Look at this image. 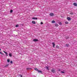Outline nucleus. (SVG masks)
<instances>
[{
  "label": "nucleus",
  "mask_w": 77,
  "mask_h": 77,
  "mask_svg": "<svg viewBox=\"0 0 77 77\" xmlns=\"http://www.w3.org/2000/svg\"><path fill=\"white\" fill-rule=\"evenodd\" d=\"M61 71V70H60V69H59L58 70V71Z\"/></svg>",
  "instance_id": "c85d7f7f"
},
{
  "label": "nucleus",
  "mask_w": 77,
  "mask_h": 77,
  "mask_svg": "<svg viewBox=\"0 0 77 77\" xmlns=\"http://www.w3.org/2000/svg\"><path fill=\"white\" fill-rule=\"evenodd\" d=\"M73 5L74 6H77V3L75 2L73 3Z\"/></svg>",
  "instance_id": "39448f33"
},
{
  "label": "nucleus",
  "mask_w": 77,
  "mask_h": 77,
  "mask_svg": "<svg viewBox=\"0 0 77 77\" xmlns=\"http://www.w3.org/2000/svg\"><path fill=\"white\" fill-rule=\"evenodd\" d=\"M7 62H10V60H9V59H8L7 60Z\"/></svg>",
  "instance_id": "412c9836"
},
{
  "label": "nucleus",
  "mask_w": 77,
  "mask_h": 77,
  "mask_svg": "<svg viewBox=\"0 0 77 77\" xmlns=\"http://www.w3.org/2000/svg\"><path fill=\"white\" fill-rule=\"evenodd\" d=\"M52 44L53 45V47H54H54L55 46V43L54 42L52 43Z\"/></svg>",
  "instance_id": "20e7f679"
},
{
  "label": "nucleus",
  "mask_w": 77,
  "mask_h": 77,
  "mask_svg": "<svg viewBox=\"0 0 77 77\" xmlns=\"http://www.w3.org/2000/svg\"><path fill=\"white\" fill-rule=\"evenodd\" d=\"M46 68L48 70H49V69H48V67H46Z\"/></svg>",
  "instance_id": "b1692460"
},
{
  "label": "nucleus",
  "mask_w": 77,
  "mask_h": 77,
  "mask_svg": "<svg viewBox=\"0 0 77 77\" xmlns=\"http://www.w3.org/2000/svg\"><path fill=\"white\" fill-rule=\"evenodd\" d=\"M18 25L17 24L16 25V27H18Z\"/></svg>",
  "instance_id": "aec40b11"
},
{
  "label": "nucleus",
  "mask_w": 77,
  "mask_h": 77,
  "mask_svg": "<svg viewBox=\"0 0 77 77\" xmlns=\"http://www.w3.org/2000/svg\"><path fill=\"white\" fill-rule=\"evenodd\" d=\"M65 24H68V22H65Z\"/></svg>",
  "instance_id": "6ab92c4d"
},
{
  "label": "nucleus",
  "mask_w": 77,
  "mask_h": 77,
  "mask_svg": "<svg viewBox=\"0 0 77 77\" xmlns=\"http://www.w3.org/2000/svg\"><path fill=\"white\" fill-rule=\"evenodd\" d=\"M9 64H7L4 67H5V68H6L7 67L9 66Z\"/></svg>",
  "instance_id": "423d86ee"
},
{
  "label": "nucleus",
  "mask_w": 77,
  "mask_h": 77,
  "mask_svg": "<svg viewBox=\"0 0 77 77\" xmlns=\"http://www.w3.org/2000/svg\"><path fill=\"white\" fill-rule=\"evenodd\" d=\"M52 23H55V21L53 20L51 21Z\"/></svg>",
  "instance_id": "f8f14e48"
},
{
  "label": "nucleus",
  "mask_w": 77,
  "mask_h": 77,
  "mask_svg": "<svg viewBox=\"0 0 77 77\" xmlns=\"http://www.w3.org/2000/svg\"><path fill=\"white\" fill-rule=\"evenodd\" d=\"M10 63H11V64L13 63L12 62V61H10Z\"/></svg>",
  "instance_id": "a878e982"
},
{
  "label": "nucleus",
  "mask_w": 77,
  "mask_h": 77,
  "mask_svg": "<svg viewBox=\"0 0 77 77\" xmlns=\"http://www.w3.org/2000/svg\"><path fill=\"white\" fill-rule=\"evenodd\" d=\"M52 72H53V73H54L55 72V70L54 69H53L51 70V71Z\"/></svg>",
  "instance_id": "f03ea898"
},
{
  "label": "nucleus",
  "mask_w": 77,
  "mask_h": 77,
  "mask_svg": "<svg viewBox=\"0 0 77 77\" xmlns=\"http://www.w3.org/2000/svg\"><path fill=\"white\" fill-rule=\"evenodd\" d=\"M55 26H56V27H58L59 26V25H58V24L57 23L55 24Z\"/></svg>",
  "instance_id": "9d476101"
},
{
  "label": "nucleus",
  "mask_w": 77,
  "mask_h": 77,
  "mask_svg": "<svg viewBox=\"0 0 77 77\" xmlns=\"http://www.w3.org/2000/svg\"><path fill=\"white\" fill-rule=\"evenodd\" d=\"M38 39H35L33 40V41L34 42H38Z\"/></svg>",
  "instance_id": "f257e3e1"
},
{
  "label": "nucleus",
  "mask_w": 77,
  "mask_h": 77,
  "mask_svg": "<svg viewBox=\"0 0 77 77\" xmlns=\"http://www.w3.org/2000/svg\"><path fill=\"white\" fill-rule=\"evenodd\" d=\"M30 69H31L30 68H27L26 70H30Z\"/></svg>",
  "instance_id": "a211bd4d"
},
{
  "label": "nucleus",
  "mask_w": 77,
  "mask_h": 77,
  "mask_svg": "<svg viewBox=\"0 0 77 77\" xmlns=\"http://www.w3.org/2000/svg\"><path fill=\"white\" fill-rule=\"evenodd\" d=\"M32 19L33 20H37L38 19V18L37 17H33L32 18Z\"/></svg>",
  "instance_id": "1a4fd4ad"
},
{
  "label": "nucleus",
  "mask_w": 77,
  "mask_h": 77,
  "mask_svg": "<svg viewBox=\"0 0 77 77\" xmlns=\"http://www.w3.org/2000/svg\"><path fill=\"white\" fill-rule=\"evenodd\" d=\"M69 20V21H70V20Z\"/></svg>",
  "instance_id": "473e14b6"
},
{
  "label": "nucleus",
  "mask_w": 77,
  "mask_h": 77,
  "mask_svg": "<svg viewBox=\"0 0 77 77\" xmlns=\"http://www.w3.org/2000/svg\"><path fill=\"white\" fill-rule=\"evenodd\" d=\"M21 75L20 77H22V75Z\"/></svg>",
  "instance_id": "7c9ffc66"
},
{
  "label": "nucleus",
  "mask_w": 77,
  "mask_h": 77,
  "mask_svg": "<svg viewBox=\"0 0 77 77\" xmlns=\"http://www.w3.org/2000/svg\"><path fill=\"white\" fill-rule=\"evenodd\" d=\"M13 12V10H11L10 11V13H12Z\"/></svg>",
  "instance_id": "dca6fc26"
},
{
  "label": "nucleus",
  "mask_w": 77,
  "mask_h": 77,
  "mask_svg": "<svg viewBox=\"0 0 77 77\" xmlns=\"http://www.w3.org/2000/svg\"><path fill=\"white\" fill-rule=\"evenodd\" d=\"M61 73H63V74L65 73V72H63V71H61Z\"/></svg>",
  "instance_id": "4be33fe9"
},
{
  "label": "nucleus",
  "mask_w": 77,
  "mask_h": 77,
  "mask_svg": "<svg viewBox=\"0 0 77 77\" xmlns=\"http://www.w3.org/2000/svg\"><path fill=\"white\" fill-rule=\"evenodd\" d=\"M3 52H4V53H5L6 54V53L7 52H6L5 51H3Z\"/></svg>",
  "instance_id": "cd10ccee"
},
{
  "label": "nucleus",
  "mask_w": 77,
  "mask_h": 77,
  "mask_svg": "<svg viewBox=\"0 0 77 77\" xmlns=\"http://www.w3.org/2000/svg\"><path fill=\"white\" fill-rule=\"evenodd\" d=\"M66 45L67 47H69V44H66Z\"/></svg>",
  "instance_id": "f3484780"
},
{
  "label": "nucleus",
  "mask_w": 77,
  "mask_h": 77,
  "mask_svg": "<svg viewBox=\"0 0 77 77\" xmlns=\"http://www.w3.org/2000/svg\"><path fill=\"white\" fill-rule=\"evenodd\" d=\"M41 24H43V23H42V22H41Z\"/></svg>",
  "instance_id": "bb28decb"
},
{
  "label": "nucleus",
  "mask_w": 77,
  "mask_h": 77,
  "mask_svg": "<svg viewBox=\"0 0 77 77\" xmlns=\"http://www.w3.org/2000/svg\"><path fill=\"white\" fill-rule=\"evenodd\" d=\"M68 38H69V37H67L66 39H68Z\"/></svg>",
  "instance_id": "c756f323"
},
{
  "label": "nucleus",
  "mask_w": 77,
  "mask_h": 77,
  "mask_svg": "<svg viewBox=\"0 0 77 77\" xmlns=\"http://www.w3.org/2000/svg\"><path fill=\"white\" fill-rule=\"evenodd\" d=\"M35 71H38V69L36 68H35Z\"/></svg>",
  "instance_id": "9b49d317"
},
{
  "label": "nucleus",
  "mask_w": 77,
  "mask_h": 77,
  "mask_svg": "<svg viewBox=\"0 0 77 77\" xmlns=\"http://www.w3.org/2000/svg\"><path fill=\"white\" fill-rule=\"evenodd\" d=\"M38 72H39L40 73H41V74H42V71H41V70H38Z\"/></svg>",
  "instance_id": "0eeeda50"
},
{
  "label": "nucleus",
  "mask_w": 77,
  "mask_h": 77,
  "mask_svg": "<svg viewBox=\"0 0 77 77\" xmlns=\"http://www.w3.org/2000/svg\"><path fill=\"white\" fill-rule=\"evenodd\" d=\"M0 54H3V53H2V52H1L0 51Z\"/></svg>",
  "instance_id": "393cba45"
},
{
  "label": "nucleus",
  "mask_w": 77,
  "mask_h": 77,
  "mask_svg": "<svg viewBox=\"0 0 77 77\" xmlns=\"http://www.w3.org/2000/svg\"><path fill=\"white\" fill-rule=\"evenodd\" d=\"M58 24H59L60 25H62V23L60 22L58 23Z\"/></svg>",
  "instance_id": "2eb2a0df"
},
{
  "label": "nucleus",
  "mask_w": 77,
  "mask_h": 77,
  "mask_svg": "<svg viewBox=\"0 0 77 77\" xmlns=\"http://www.w3.org/2000/svg\"><path fill=\"white\" fill-rule=\"evenodd\" d=\"M50 15L51 17H53V16H54V14H53V13H50Z\"/></svg>",
  "instance_id": "7ed1b4c3"
},
{
  "label": "nucleus",
  "mask_w": 77,
  "mask_h": 77,
  "mask_svg": "<svg viewBox=\"0 0 77 77\" xmlns=\"http://www.w3.org/2000/svg\"><path fill=\"white\" fill-rule=\"evenodd\" d=\"M67 20H71V18L70 17H67Z\"/></svg>",
  "instance_id": "ddd939ff"
},
{
  "label": "nucleus",
  "mask_w": 77,
  "mask_h": 77,
  "mask_svg": "<svg viewBox=\"0 0 77 77\" xmlns=\"http://www.w3.org/2000/svg\"><path fill=\"white\" fill-rule=\"evenodd\" d=\"M5 54H6V56H8V53L7 52Z\"/></svg>",
  "instance_id": "5701e85b"
},
{
  "label": "nucleus",
  "mask_w": 77,
  "mask_h": 77,
  "mask_svg": "<svg viewBox=\"0 0 77 77\" xmlns=\"http://www.w3.org/2000/svg\"><path fill=\"white\" fill-rule=\"evenodd\" d=\"M9 56H10V57H12V54H11V53H9Z\"/></svg>",
  "instance_id": "4468645a"
},
{
  "label": "nucleus",
  "mask_w": 77,
  "mask_h": 77,
  "mask_svg": "<svg viewBox=\"0 0 77 77\" xmlns=\"http://www.w3.org/2000/svg\"><path fill=\"white\" fill-rule=\"evenodd\" d=\"M32 24H36V22L34 21H32Z\"/></svg>",
  "instance_id": "6e6552de"
},
{
  "label": "nucleus",
  "mask_w": 77,
  "mask_h": 77,
  "mask_svg": "<svg viewBox=\"0 0 77 77\" xmlns=\"http://www.w3.org/2000/svg\"><path fill=\"white\" fill-rule=\"evenodd\" d=\"M1 48H0V51H1Z\"/></svg>",
  "instance_id": "2f4dec72"
}]
</instances>
